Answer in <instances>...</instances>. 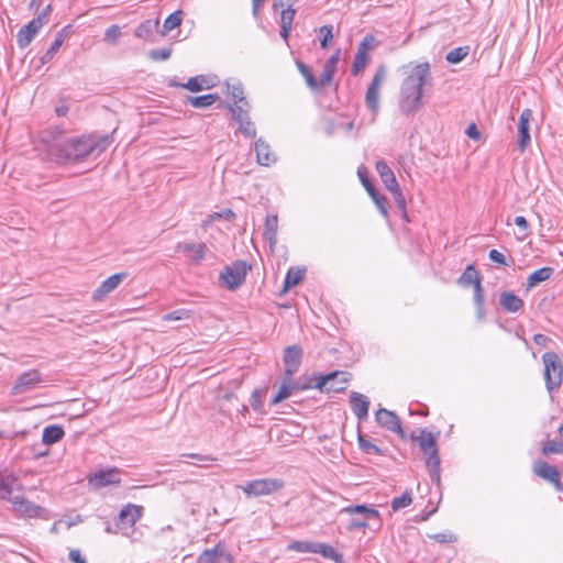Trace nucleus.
Wrapping results in <instances>:
<instances>
[{"label":"nucleus","mask_w":563,"mask_h":563,"mask_svg":"<svg viewBox=\"0 0 563 563\" xmlns=\"http://www.w3.org/2000/svg\"><path fill=\"white\" fill-rule=\"evenodd\" d=\"M367 37L358 45L357 52L354 56L353 65H352V75L357 76L360 73L364 70L366 67L369 57L367 54L368 51Z\"/></svg>","instance_id":"nucleus-31"},{"label":"nucleus","mask_w":563,"mask_h":563,"mask_svg":"<svg viewBox=\"0 0 563 563\" xmlns=\"http://www.w3.org/2000/svg\"><path fill=\"white\" fill-rule=\"evenodd\" d=\"M43 141L47 145L48 158L57 164L65 163L69 157V137L65 129L55 126L46 130Z\"/></svg>","instance_id":"nucleus-3"},{"label":"nucleus","mask_w":563,"mask_h":563,"mask_svg":"<svg viewBox=\"0 0 563 563\" xmlns=\"http://www.w3.org/2000/svg\"><path fill=\"white\" fill-rule=\"evenodd\" d=\"M314 553L322 555L325 559L333 560L335 563H344L343 556L332 545L321 542H316Z\"/></svg>","instance_id":"nucleus-35"},{"label":"nucleus","mask_w":563,"mask_h":563,"mask_svg":"<svg viewBox=\"0 0 563 563\" xmlns=\"http://www.w3.org/2000/svg\"><path fill=\"white\" fill-rule=\"evenodd\" d=\"M375 419L380 427L395 432L401 439H405L406 435L402 430L400 419L394 411L380 408L376 411Z\"/></svg>","instance_id":"nucleus-17"},{"label":"nucleus","mask_w":563,"mask_h":563,"mask_svg":"<svg viewBox=\"0 0 563 563\" xmlns=\"http://www.w3.org/2000/svg\"><path fill=\"white\" fill-rule=\"evenodd\" d=\"M277 232H278V217L276 214H269L265 219L263 238L268 242L269 247L273 250L277 244Z\"/></svg>","instance_id":"nucleus-30"},{"label":"nucleus","mask_w":563,"mask_h":563,"mask_svg":"<svg viewBox=\"0 0 563 563\" xmlns=\"http://www.w3.org/2000/svg\"><path fill=\"white\" fill-rule=\"evenodd\" d=\"M255 152L257 163L262 166H269L276 161L274 153L271 151L269 144L263 139H258L255 142Z\"/></svg>","instance_id":"nucleus-33"},{"label":"nucleus","mask_w":563,"mask_h":563,"mask_svg":"<svg viewBox=\"0 0 563 563\" xmlns=\"http://www.w3.org/2000/svg\"><path fill=\"white\" fill-rule=\"evenodd\" d=\"M457 283L462 286H474L473 300L476 306V314L478 319L484 318V290L481 284L478 272L473 265H468L463 274L457 279Z\"/></svg>","instance_id":"nucleus-6"},{"label":"nucleus","mask_w":563,"mask_h":563,"mask_svg":"<svg viewBox=\"0 0 563 563\" xmlns=\"http://www.w3.org/2000/svg\"><path fill=\"white\" fill-rule=\"evenodd\" d=\"M170 86L181 87L192 92H198L203 89H210L213 87V82L210 78L205 75H199L196 77L189 78V80L185 84L172 82Z\"/></svg>","instance_id":"nucleus-28"},{"label":"nucleus","mask_w":563,"mask_h":563,"mask_svg":"<svg viewBox=\"0 0 563 563\" xmlns=\"http://www.w3.org/2000/svg\"><path fill=\"white\" fill-rule=\"evenodd\" d=\"M357 175L360 177V180L362 183V185L364 186V188L366 189L367 194L368 195H373V192L376 190L374 185L372 184V181L368 179L367 177V173L363 169H358L357 170Z\"/></svg>","instance_id":"nucleus-58"},{"label":"nucleus","mask_w":563,"mask_h":563,"mask_svg":"<svg viewBox=\"0 0 563 563\" xmlns=\"http://www.w3.org/2000/svg\"><path fill=\"white\" fill-rule=\"evenodd\" d=\"M128 276L125 272L117 273L101 283V285L95 290L92 298L100 300L110 292H112Z\"/></svg>","instance_id":"nucleus-22"},{"label":"nucleus","mask_w":563,"mask_h":563,"mask_svg":"<svg viewBox=\"0 0 563 563\" xmlns=\"http://www.w3.org/2000/svg\"><path fill=\"white\" fill-rule=\"evenodd\" d=\"M302 358V349L299 345H290L284 350L283 361L285 364V374L291 377L298 372Z\"/></svg>","instance_id":"nucleus-19"},{"label":"nucleus","mask_w":563,"mask_h":563,"mask_svg":"<svg viewBox=\"0 0 563 563\" xmlns=\"http://www.w3.org/2000/svg\"><path fill=\"white\" fill-rule=\"evenodd\" d=\"M488 257L490 261H493L499 265L508 266L505 255L497 250H490Z\"/></svg>","instance_id":"nucleus-61"},{"label":"nucleus","mask_w":563,"mask_h":563,"mask_svg":"<svg viewBox=\"0 0 563 563\" xmlns=\"http://www.w3.org/2000/svg\"><path fill=\"white\" fill-rule=\"evenodd\" d=\"M468 53H470V47L468 46H460V47H456V48L450 51L446 54L445 59L450 64H457L461 60H463L468 55Z\"/></svg>","instance_id":"nucleus-44"},{"label":"nucleus","mask_w":563,"mask_h":563,"mask_svg":"<svg viewBox=\"0 0 563 563\" xmlns=\"http://www.w3.org/2000/svg\"><path fill=\"white\" fill-rule=\"evenodd\" d=\"M177 250L185 253L195 265L205 258L208 247L205 243H179Z\"/></svg>","instance_id":"nucleus-23"},{"label":"nucleus","mask_w":563,"mask_h":563,"mask_svg":"<svg viewBox=\"0 0 563 563\" xmlns=\"http://www.w3.org/2000/svg\"><path fill=\"white\" fill-rule=\"evenodd\" d=\"M143 507L129 504L124 506L119 514L118 525L124 527H133L136 521L142 517Z\"/></svg>","instance_id":"nucleus-24"},{"label":"nucleus","mask_w":563,"mask_h":563,"mask_svg":"<svg viewBox=\"0 0 563 563\" xmlns=\"http://www.w3.org/2000/svg\"><path fill=\"white\" fill-rule=\"evenodd\" d=\"M305 277V271L290 267L286 274V277L284 279V288L283 290L286 291L287 289L298 285Z\"/></svg>","instance_id":"nucleus-38"},{"label":"nucleus","mask_w":563,"mask_h":563,"mask_svg":"<svg viewBox=\"0 0 563 563\" xmlns=\"http://www.w3.org/2000/svg\"><path fill=\"white\" fill-rule=\"evenodd\" d=\"M172 55L170 47H164L159 49H152L148 52V57L153 60H166Z\"/></svg>","instance_id":"nucleus-53"},{"label":"nucleus","mask_w":563,"mask_h":563,"mask_svg":"<svg viewBox=\"0 0 563 563\" xmlns=\"http://www.w3.org/2000/svg\"><path fill=\"white\" fill-rule=\"evenodd\" d=\"M419 446L424 455L426 466L429 470L431 479L440 482V456L437 448L435 437L426 430L420 431L417 438Z\"/></svg>","instance_id":"nucleus-4"},{"label":"nucleus","mask_w":563,"mask_h":563,"mask_svg":"<svg viewBox=\"0 0 563 563\" xmlns=\"http://www.w3.org/2000/svg\"><path fill=\"white\" fill-rule=\"evenodd\" d=\"M532 472L536 476L552 484L556 492L563 490L561 474L555 466L548 464L543 460H537L533 462Z\"/></svg>","instance_id":"nucleus-12"},{"label":"nucleus","mask_w":563,"mask_h":563,"mask_svg":"<svg viewBox=\"0 0 563 563\" xmlns=\"http://www.w3.org/2000/svg\"><path fill=\"white\" fill-rule=\"evenodd\" d=\"M296 14L295 9H282L280 12V25L292 26V21Z\"/></svg>","instance_id":"nucleus-57"},{"label":"nucleus","mask_w":563,"mask_h":563,"mask_svg":"<svg viewBox=\"0 0 563 563\" xmlns=\"http://www.w3.org/2000/svg\"><path fill=\"white\" fill-rule=\"evenodd\" d=\"M113 142L112 135L92 133L73 141V175L90 170L97 157Z\"/></svg>","instance_id":"nucleus-2"},{"label":"nucleus","mask_w":563,"mask_h":563,"mask_svg":"<svg viewBox=\"0 0 563 563\" xmlns=\"http://www.w3.org/2000/svg\"><path fill=\"white\" fill-rule=\"evenodd\" d=\"M390 194L394 197V200L396 202L397 208L401 211L402 218L406 221H409L408 214H407V207H406V198L402 195V191L400 189V186L390 190Z\"/></svg>","instance_id":"nucleus-46"},{"label":"nucleus","mask_w":563,"mask_h":563,"mask_svg":"<svg viewBox=\"0 0 563 563\" xmlns=\"http://www.w3.org/2000/svg\"><path fill=\"white\" fill-rule=\"evenodd\" d=\"M221 107L227 108L231 112L232 119L239 123V130L243 136L247 139L256 136V128L249 115L250 108L242 104L229 103H221Z\"/></svg>","instance_id":"nucleus-9"},{"label":"nucleus","mask_w":563,"mask_h":563,"mask_svg":"<svg viewBox=\"0 0 563 563\" xmlns=\"http://www.w3.org/2000/svg\"><path fill=\"white\" fill-rule=\"evenodd\" d=\"M22 492L23 487L12 472H0V498L11 503Z\"/></svg>","instance_id":"nucleus-15"},{"label":"nucleus","mask_w":563,"mask_h":563,"mask_svg":"<svg viewBox=\"0 0 563 563\" xmlns=\"http://www.w3.org/2000/svg\"><path fill=\"white\" fill-rule=\"evenodd\" d=\"M430 538L434 539L435 541L440 543H451L456 541V536L452 532H440L435 533L433 536H430Z\"/></svg>","instance_id":"nucleus-60"},{"label":"nucleus","mask_w":563,"mask_h":563,"mask_svg":"<svg viewBox=\"0 0 563 563\" xmlns=\"http://www.w3.org/2000/svg\"><path fill=\"white\" fill-rule=\"evenodd\" d=\"M351 374L344 371H334L324 376H319L314 387L321 391L340 393L346 388Z\"/></svg>","instance_id":"nucleus-10"},{"label":"nucleus","mask_w":563,"mask_h":563,"mask_svg":"<svg viewBox=\"0 0 563 563\" xmlns=\"http://www.w3.org/2000/svg\"><path fill=\"white\" fill-rule=\"evenodd\" d=\"M541 453L543 455L550 454H563V442L548 440L541 446Z\"/></svg>","instance_id":"nucleus-45"},{"label":"nucleus","mask_w":563,"mask_h":563,"mask_svg":"<svg viewBox=\"0 0 563 563\" xmlns=\"http://www.w3.org/2000/svg\"><path fill=\"white\" fill-rule=\"evenodd\" d=\"M465 133L472 140H478L481 137V133L474 123L466 128Z\"/></svg>","instance_id":"nucleus-63"},{"label":"nucleus","mask_w":563,"mask_h":563,"mask_svg":"<svg viewBox=\"0 0 563 563\" xmlns=\"http://www.w3.org/2000/svg\"><path fill=\"white\" fill-rule=\"evenodd\" d=\"M544 365V379L547 390L551 394L562 385L563 363L555 352H547L542 355Z\"/></svg>","instance_id":"nucleus-5"},{"label":"nucleus","mask_w":563,"mask_h":563,"mask_svg":"<svg viewBox=\"0 0 563 563\" xmlns=\"http://www.w3.org/2000/svg\"><path fill=\"white\" fill-rule=\"evenodd\" d=\"M64 435V431L60 427L49 426L43 431L42 441L46 444L55 443L59 441Z\"/></svg>","instance_id":"nucleus-42"},{"label":"nucleus","mask_w":563,"mask_h":563,"mask_svg":"<svg viewBox=\"0 0 563 563\" xmlns=\"http://www.w3.org/2000/svg\"><path fill=\"white\" fill-rule=\"evenodd\" d=\"M89 485L93 489H100L111 485H119L121 482L120 472L117 468L101 470L89 476Z\"/></svg>","instance_id":"nucleus-18"},{"label":"nucleus","mask_w":563,"mask_h":563,"mask_svg":"<svg viewBox=\"0 0 563 563\" xmlns=\"http://www.w3.org/2000/svg\"><path fill=\"white\" fill-rule=\"evenodd\" d=\"M217 100H219V96L217 93H208L198 97H187L185 103L192 106L197 109H203L212 106Z\"/></svg>","instance_id":"nucleus-34"},{"label":"nucleus","mask_w":563,"mask_h":563,"mask_svg":"<svg viewBox=\"0 0 563 563\" xmlns=\"http://www.w3.org/2000/svg\"><path fill=\"white\" fill-rule=\"evenodd\" d=\"M121 35L120 27L115 24L107 29L104 33V40L109 43L115 44L119 36Z\"/></svg>","instance_id":"nucleus-56"},{"label":"nucleus","mask_w":563,"mask_h":563,"mask_svg":"<svg viewBox=\"0 0 563 563\" xmlns=\"http://www.w3.org/2000/svg\"><path fill=\"white\" fill-rule=\"evenodd\" d=\"M297 2V0H274L273 7L275 9H294V4Z\"/></svg>","instance_id":"nucleus-62"},{"label":"nucleus","mask_w":563,"mask_h":563,"mask_svg":"<svg viewBox=\"0 0 563 563\" xmlns=\"http://www.w3.org/2000/svg\"><path fill=\"white\" fill-rule=\"evenodd\" d=\"M376 172L378 173L383 184L389 191L399 187V184L395 177L394 172L390 169V167L385 161H377Z\"/></svg>","instance_id":"nucleus-32"},{"label":"nucleus","mask_w":563,"mask_h":563,"mask_svg":"<svg viewBox=\"0 0 563 563\" xmlns=\"http://www.w3.org/2000/svg\"><path fill=\"white\" fill-rule=\"evenodd\" d=\"M350 404L351 409L357 419L363 420L367 418L369 400L366 396L352 391L350 395Z\"/></svg>","instance_id":"nucleus-26"},{"label":"nucleus","mask_w":563,"mask_h":563,"mask_svg":"<svg viewBox=\"0 0 563 563\" xmlns=\"http://www.w3.org/2000/svg\"><path fill=\"white\" fill-rule=\"evenodd\" d=\"M308 385L300 386L298 383L294 382L291 377H287L285 382L279 387L277 394L272 399V405L275 406L280 401L289 398L294 390H301L308 388Z\"/></svg>","instance_id":"nucleus-27"},{"label":"nucleus","mask_w":563,"mask_h":563,"mask_svg":"<svg viewBox=\"0 0 563 563\" xmlns=\"http://www.w3.org/2000/svg\"><path fill=\"white\" fill-rule=\"evenodd\" d=\"M191 318V311L186 309H177L162 317L163 321H181Z\"/></svg>","instance_id":"nucleus-50"},{"label":"nucleus","mask_w":563,"mask_h":563,"mask_svg":"<svg viewBox=\"0 0 563 563\" xmlns=\"http://www.w3.org/2000/svg\"><path fill=\"white\" fill-rule=\"evenodd\" d=\"M42 382V376L38 371L31 369L21 374L14 386L12 387V395L21 394L34 389Z\"/></svg>","instance_id":"nucleus-20"},{"label":"nucleus","mask_w":563,"mask_h":563,"mask_svg":"<svg viewBox=\"0 0 563 563\" xmlns=\"http://www.w3.org/2000/svg\"><path fill=\"white\" fill-rule=\"evenodd\" d=\"M341 512L364 516L363 519L352 518L347 525L349 530L364 529L368 526L367 520L379 519V517H380L378 510H376L375 508L368 507L366 505L347 506V507L342 508Z\"/></svg>","instance_id":"nucleus-11"},{"label":"nucleus","mask_w":563,"mask_h":563,"mask_svg":"<svg viewBox=\"0 0 563 563\" xmlns=\"http://www.w3.org/2000/svg\"><path fill=\"white\" fill-rule=\"evenodd\" d=\"M217 552H222L221 543H218L213 549L205 550L199 555L197 563H216Z\"/></svg>","instance_id":"nucleus-49"},{"label":"nucleus","mask_w":563,"mask_h":563,"mask_svg":"<svg viewBox=\"0 0 563 563\" xmlns=\"http://www.w3.org/2000/svg\"><path fill=\"white\" fill-rule=\"evenodd\" d=\"M316 542L312 541H292L287 545V550L301 553H314Z\"/></svg>","instance_id":"nucleus-43"},{"label":"nucleus","mask_w":563,"mask_h":563,"mask_svg":"<svg viewBox=\"0 0 563 563\" xmlns=\"http://www.w3.org/2000/svg\"><path fill=\"white\" fill-rule=\"evenodd\" d=\"M228 95L232 97L234 103L233 104H242L250 108V103L246 101L244 97V90L240 82L236 84H227Z\"/></svg>","instance_id":"nucleus-39"},{"label":"nucleus","mask_w":563,"mask_h":563,"mask_svg":"<svg viewBox=\"0 0 563 563\" xmlns=\"http://www.w3.org/2000/svg\"><path fill=\"white\" fill-rule=\"evenodd\" d=\"M184 19V12L181 10H177L169 14L163 24L162 35H166L168 32L178 27Z\"/></svg>","instance_id":"nucleus-41"},{"label":"nucleus","mask_w":563,"mask_h":563,"mask_svg":"<svg viewBox=\"0 0 563 563\" xmlns=\"http://www.w3.org/2000/svg\"><path fill=\"white\" fill-rule=\"evenodd\" d=\"M62 44L63 40L60 37L55 38V41L52 43L47 52L41 57L42 64L48 63L53 58V56L59 51Z\"/></svg>","instance_id":"nucleus-51"},{"label":"nucleus","mask_w":563,"mask_h":563,"mask_svg":"<svg viewBox=\"0 0 563 563\" xmlns=\"http://www.w3.org/2000/svg\"><path fill=\"white\" fill-rule=\"evenodd\" d=\"M45 22L46 12H42L37 15V18L33 19L26 25L22 26L16 34V42L19 46L24 48L27 45H30V43L42 29V26L45 24Z\"/></svg>","instance_id":"nucleus-13"},{"label":"nucleus","mask_w":563,"mask_h":563,"mask_svg":"<svg viewBox=\"0 0 563 563\" xmlns=\"http://www.w3.org/2000/svg\"><path fill=\"white\" fill-rule=\"evenodd\" d=\"M385 77L384 68L380 67L376 74L374 75L366 95H365V102L367 108L371 110L373 115L375 117L379 111V88L382 85V81Z\"/></svg>","instance_id":"nucleus-14"},{"label":"nucleus","mask_w":563,"mask_h":563,"mask_svg":"<svg viewBox=\"0 0 563 563\" xmlns=\"http://www.w3.org/2000/svg\"><path fill=\"white\" fill-rule=\"evenodd\" d=\"M297 67L302 77L305 78L307 86L311 90H320L319 80L313 76L311 69L300 60H297Z\"/></svg>","instance_id":"nucleus-40"},{"label":"nucleus","mask_w":563,"mask_h":563,"mask_svg":"<svg viewBox=\"0 0 563 563\" xmlns=\"http://www.w3.org/2000/svg\"><path fill=\"white\" fill-rule=\"evenodd\" d=\"M333 27L332 25H323L319 29L320 34H322V38L320 40V45L322 48H327L329 43L333 38Z\"/></svg>","instance_id":"nucleus-54"},{"label":"nucleus","mask_w":563,"mask_h":563,"mask_svg":"<svg viewBox=\"0 0 563 563\" xmlns=\"http://www.w3.org/2000/svg\"><path fill=\"white\" fill-rule=\"evenodd\" d=\"M358 444H360V448L367 454H377V455L382 454V451L377 445H375L372 442H369L368 440L364 439L362 435H358Z\"/></svg>","instance_id":"nucleus-52"},{"label":"nucleus","mask_w":563,"mask_h":563,"mask_svg":"<svg viewBox=\"0 0 563 563\" xmlns=\"http://www.w3.org/2000/svg\"><path fill=\"white\" fill-rule=\"evenodd\" d=\"M181 456H188L192 460H196L198 463H194L195 465H198L200 467H208L207 462H214L218 459L211 455H202L198 453H189V454H183Z\"/></svg>","instance_id":"nucleus-55"},{"label":"nucleus","mask_w":563,"mask_h":563,"mask_svg":"<svg viewBox=\"0 0 563 563\" xmlns=\"http://www.w3.org/2000/svg\"><path fill=\"white\" fill-rule=\"evenodd\" d=\"M533 112L531 109H525L519 118L518 123V148L520 152H525V150L529 146L531 142L530 133H529V123L532 120Z\"/></svg>","instance_id":"nucleus-21"},{"label":"nucleus","mask_w":563,"mask_h":563,"mask_svg":"<svg viewBox=\"0 0 563 563\" xmlns=\"http://www.w3.org/2000/svg\"><path fill=\"white\" fill-rule=\"evenodd\" d=\"M549 341H550V339L547 335H544V334L537 333V334L533 335V342L537 345L545 346Z\"/></svg>","instance_id":"nucleus-64"},{"label":"nucleus","mask_w":563,"mask_h":563,"mask_svg":"<svg viewBox=\"0 0 563 563\" xmlns=\"http://www.w3.org/2000/svg\"><path fill=\"white\" fill-rule=\"evenodd\" d=\"M249 268L250 266L243 261L225 266L219 276L222 286L229 290L239 288L244 283Z\"/></svg>","instance_id":"nucleus-8"},{"label":"nucleus","mask_w":563,"mask_h":563,"mask_svg":"<svg viewBox=\"0 0 563 563\" xmlns=\"http://www.w3.org/2000/svg\"><path fill=\"white\" fill-rule=\"evenodd\" d=\"M91 407L85 408V404L80 399L73 398V419L81 417L86 411H89Z\"/></svg>","instance_id":"nucleus-59"},{"label":"nucleus","mask_w":563,"mask_h":563,"mask_svg":"<svg viewBox=\"0 0 563 563\" xmlns=\"http://www.w3.org/2000/svg\"><path fill=\"white\" fill-rule=\"evenodd\" d=\"M373 199L374 203L376 205L377 209L382 213L384 218L388 217V200L385 196L380 195L377 190L373 192V195H369Z\"/></svg>","instance_id":"nucleus-48"},{"label":"nucleus","mask_w":563,"mask_h":563,"mask_svg":"<svg viewBox=\"0 0 563 563\" xmlns=\"http://www.w3.org/2000/svg\"><path fill=\"white\" fill-rule=\"evenodd\" d=\"M13 511L21 517L25 518H35L41 517L45 511L44 508L34 505L30 500H27L23 492L21 494H16V496L11 501Z\"/></svg>","instance_id":"nucleus-16"},{"label":"nucleus","mask_w":563,"mask_h":563,"mask_svg":"<svg viewBox=\"0 0 563 563\" xmlns=\"http://www.w3.org/2000/svg\"><path fill=\"white\" fill-rule=\"evenodd\" d=\"M159 21L145 20L135 30V36L150 41L153 36L154 30L157 27Z\"/></svg>","instance_id":"nucleus-37"},{"label":"nucleus","mask_w":563,"mask_h":563,"mask_svg":"<svg viewBox=\"0 0 563 563\" xmlns=\"http://www.w3.org/2000/svg\"><path fill=\"white\" fill-rule=\"evenodd\" d=\"M247 497L272 495L284 488V482L279 478H260L246 482L239 486Z\"/></svg>","instance_id":"nucleus-7"},{"label":"nucleus","mask_w":563,"mask_h":563,"mask_svg":"<svg viewBox=\"0 0 563 563\" xmlns=\"http://www.w3.org/2000/svg\"><path fill=\"white\" fill-rule=\"evenodd\" d=\"M553 272L554 269L552 267H542L534 271L527 279V288H533L538 284L548 280L553 275Z\"/></svg>","instance_id":"nucleus-36"},{"label":"nucleus","mask_w":563,"mask_h":563,"mask_svg":"<svg viewBox=\"0 0 563 563\" xmlns=\"http://www.w3.org/2000/svg\"><path fill=\"white\" fill-rule=\"evenodd\" d=\"M432 80L430 64L419 63L406 71L398 99V107L404 115L415 114L422 106L423 86Z\"/></svg>","instance_id":"nucleus-1"},{"label":"nucleus","mask_w":563,"mask_h":563,"mask_svg":"<svg viewBox=\"0 0 563 563\" xmlns=\"http://www.w3.org/2000/svg\"><path fill=\"white\" fill-rule=\"evenodd\" d=\"M412 503V497L410 492H405L401 496L396 497L391 500V509L394 511H398L402 508L408 507Z\"/></svg>","instance_id":"nucleus-47"},{"label":"nucleus","mask_w":563,"mask_h":563,"mask_svg":"<svg viewBox=\"0 0 563 563\" xmlns=\"http://www.w3.org/2000/svg\"><path fill=\"white\" fill-rule=\"evenodd\" d=\"M339 59H340V49H336V52L333 53L324 63L322 74L319 79L320 89L329 86L332 82Z\"/></svg>","instance_id":"nucleus-25"},{"label":"nucleus","mask_w":563,"mask_h":563,"mask_svg":"<svg viewBox=\"0 0 563 563\" xmlns=\"http://www.w3.org/2000/svg\"><path fill=\"white\" fill-rule=\"evenodd\" d=\"M499 305L506 312L515 313L523 307V300L512 291H503L499 296Z\"/></svg>","instance_id":"nucleus-29"}]
</instances>
